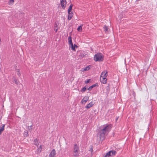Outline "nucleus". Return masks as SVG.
Returning a JSON list of instances; mask_svg holds the SVG:
<instances>
[{
  "mask_svg": "<svg viewBox=\"0 0 157 157\" xmlns=\"http://www.w3.org/2000/svg\"><path fill=\"white\" fill-rule=\"evenodd\" d=\"M112 125L110 124L103 125L101 127V130L98 134L97 138L100 140L102 141L105 138V135H107L110 130Z\"/></svg>",
  "mask_w": 157,
  "mask_h": 157,
  "instance_id": "nucleus-1",
  "label": "nucleus"
},
{
  "mask_svg": "<svg viewBox=\"0 0 157 157\" xmlns=\"http://www.w3.org/2000/svg\"><path fill=\"white\" fill-rule=\"evenodd\" d=\"M94 59L96 61H102L103 59V57L102 54L99 53L95 55L94 56Z\"/></svg>",
  "mask_w": 157,
  "mask_h": 157,
  "instance_id": "nucleus-2",
  "label": "nucleus"
},
{
  "mask_svg": "<svg viewBox=\"0 0 157 157\" xmlns=\"http://www.w3.org/2000/svg\"><path fill=\"white\" fill-rule=\"evenodd\" d=\"M69 44L71 46V50L73 51H75L76 49L77 48L78 46L75 44L73 45L71 36H69Z\"/></svg>",
  "mask_w": 157,
  "mask_h": 157,
  "instance_id": "nucleus-3",
  "label": "nucleus"
},
{
  "mask_svg": "<svg viewBox=\"0 0 157 157\" xmlns=\"http://www.w3.org/2000/svg\"><path fill=\"white\" fill-rule=\"evenodd\" d=\"M116 153V152L115 151H111L106 153L104 157H109L110 156H113L115 155Z\"/></svg>",
  "mask_w": 157,
  "mask_h": 157,
  "instance_id": "nucleus-4",
  "label": "nucleus"
},
{
  "mask_svg": "<svg viewBox=\"0 0 157 157\" xmlns=\"http://www.w3.org/2000/svg\"><path fill=\"white\" fill-rule=\"evenodd\" d=\"M72 5L71 4L69 6V20L72 17L74 13V11H71Z\"/></svg>",
  "mask_w": 157,
  "mask_h": 157,
  "instance_id": "nucleus-5",
  "label": "nucleus"
},
{
  "mask_svg": "<svg viewBox=\"0 0 157 157\" xmlns=\"http://www.w3.org/2000/svg\"><path fill=\"white\" fill-rule=\"evenodd\" d=\"M56 153L55 150L53 149L50 152L48 155V157H56Z\"/></svg>",
  "mask_w": 157,
  "mask_h": 157,
  "instance_id": "nucleus-6",
  "label": "nucleus"
},
{
  "mask_svg": "<svg viewBox=\"0 0 157 157\" xmlns=\"http://www.w3.org/2000/svg\"><path fill=\"white\" fill-rule=\"evenodd\" d=\"M66 0H60V4L63 8L64 9L66 6Z\"/></svg>",
  "mask_w": 157,
  "mask_h": 157,
  "instance_id": "nucleus-7",
  "label": "nucleus"
},
{
  "mask_svg": "<svg viewBox=\"0 0 157 157\" xmlns=\"http://www.w3.org/2000/svg\"><path fill=\"white\" fill-rule=\"evenodd\" d=\"M100 81L103 84H106L107 82L106 77H100Z\"/></svg>",
  "mask_w": 157,
  "mask_h": 157,
  "instance_id": "nucleus-8",
  "label": "nucleus"
},
{
  "mask_svg": "<svg viewBox=\"0 0 157 157\" xmlns=\"http://www.w3.org/2000/svg\"><path fill=\"white\" fill-rule=\"evenodd\" d=\"M106 71H104L101 73L100 77H106L108 75Z\"/></svg>",
  "mask_w": 157,
  "mask_h": 157,
  "instance_id": "nucleus-9",
  "label": "nucleus"
},
{
  "mask_svg": "<svg viewBox=\"0 0 157 157\" xmlns=\"http://www.w3.org/2000/svg\"><path fill=\"white\" fill-rule=\"evenodd\" d=\"M79 149L78 146L76 144H75L74 147V152H79Z\"/></svg>",
  "mask_w": 157,
  "mask_h": 157,
  "instance_id": "nucleus-10",
  "label": "nucleus"
},
{
  "mask_svg": "<svg viewBox=\"0 0 157 157\" xmlns=\"http://www.w3.org/2000/svg\"><path fill=\"white\" fill-rule=\"evenodd\" d=\"M89 99V97L87 96H85L82 100V102L83 104H85Z\"/></svg>",
  "mask_w": 157,
  "mask_h": 157,
  "instance_id": "nucleus-11",
  "label": "nucleus"
},
{
  "mask_svg": "<svg viewBox=\"0 0 157 157\" xmlns=\"http://www.w3.org/2000/svg\"><path fill=\"white\" fill-rule=\"evenodd\" d=\"M39 143V140L38 139L36 138L33 141V144L34 145L36 146L37 147H38Z\"/></svg>",
  "mask_w": 157,
  "mask_h": 157,
  "instance_id": "nucleus-12",
  "label": "nucleus"
},
{
  "mask_svg": "<svg viewBox=\"0 0 157 157\" xmlns=\"http://www.w3.org/2000/svg\"><path fill=\"white\" fill-rule=\"evenodd\" d=\"M64 94H63V95L66 97V98H68L69 97V94L67 90H66L64 91Z\"/></svg>",
  "mask_w": 157,
  "mask_h": 157,
  "instance_id": "nucleus-13",
  "label": "nucleus"
},
{
  "mask_svg": "<svg viewBox=\"0 0 157 157\" xmlns=\"http://www.w3.org/2000/svg\"><path fill=\"white\" fill-rule=\"evenodd\" d=\"M43 148V145H41L39 147L38 146V147H37V150L38 151V152L40 153L42 151V150Z\"/></svg>",
  "mask_w": 157,
  "mask_h": 157,
  "instance_id": "nucleus-14",
  "label": "nucleus"
},
{
  "mask_svg": "<svg viewBox=\"0 0 157 157\" xmlns=\"http://www.w3.org/2000/svg\"><path fill=\"white\" fill-rule=\"evenodd\" d=\"M94 105L93 103L92 102H90L86 106V108L87 109L89 108L92 107Z\"/></svg>",
  "mask_w": 157,
  "mask_h": 157,
  "instance_id": "nucleus-15",
  "label": "nucleus"
},
{
  "mask_svg": "<svg viewBox=\"0 0 157 157\" xmlns=\"http://www.w3.org/2000/svg\"><path fill=\"white\" fill-rule=\"evenodd\" d=\"M83 26V25H81L80 26H78V27L77 28V30L78 32H82V27Z\"/></svg>",
  "mask_w": 157,
  "mask_h": 157,
  "instance_id": "nucleus-16",
  "label": "nucleus"
},
{
  "mask_svg": "<svg viewBox=\"0 0 157 157\" xmlns=\"http://www.w3.org/2000/svg\"><path fill=\"white\" fill-rule=\"evenodd\" d=\"M58 25L57 24V23H56V22H55V25L54 27V30L56 32H57V31L58 29V27L57 26Z\"/></svg>",
  "mask_w": 157,
  "mask_h": 157,
  "instance_id": "nucleus-17",
  "label": "nucleus"
},
{
  "mask_svg": "<svg viewBox=\"0 0 157 157\" xmlns=\"http://www.w3.org/2000/svg\"><path fill=\"white\" fill-rule=\"evenodd\" d=\"M90 67L91 66H87L86 67H85L83 69V71H88L90 69Z\"/></svg>",
  "mask_w": 157,
  "mask_h": 157,
  "instance_id": "nucleus-18",
  "label": "nucleus"
},
{
  "mask_svg": "<svg viewBox=\"0 0 157 157\" xmlns=\"http://www.w3.org/2000/svg\"><path fill=\"white\" fill-rule=\"evenodd\" d=\"M74 157H77L79 156V152H73Z\"/></svg>",
  "mask_w": 157,
  "mask_h": 157,
  "instance_id": "nucleus-19",
  "label": "nucleus"
},
{
  "mask_svg": "<svg viewBox=\"0 0 157 157\" xmlns=\"http://www.w3.org/2000/svg\"><path fill=\"white\" fill-rule=\"evenodd\" d=\"M97 84H94L93 85L91 86H90L89 88L88 89V90H91V89L94 87L96 86V85H97Z\"/></svg>",
  "mask_w": 157,
  "mask_h": 157,
  "instance_id": "nucleus-20",
  "label": "nucleus"
},
{
  "mask_svg": "<svg viewBox=\"0 0 157 157\" xmlns=\"http://www.w3.org/2000/svg\"><path fill=\"white\" fill-rule=\"evenodd\" d=\"M5 124H3L2 126L0 128V132L1 133L4 130Z\"/></svg>",
  "mask_w": 157,
  "mask_h": 157,
  "instance_id": "nucleus-21",
  "label": "nucleus"
},
{
  "mask_svg": "<svg viewBox=\"0 0 157 157\" xmlns=\"http://www.w3.org/2000/svg\"><path fill=\"white\" fill-rule=\"evenodd\" d=\"M103 28L104 31L105 32H106L108 31V29L107 26H104L103 27Z\"/></svg>",
  "mask_w": 157,
  "mask_h": 157,
  "instance_id": "nucleus-22",
  "label": "nucleus"
},
{
  "mask_svg": "<svg viewBox=\"0 0 157 157\" xmlns=\"http://www.w3.org/2000/svg\"><path fill=\"white\" fill-rule=\"evenodd\" d=\"M24 136H25L27 137L28 136L29 134H28V132L27 131H25L24 132Z\"/></svg>",
  "mask_w": 157,
  "mask_h": 157,
  "instance_id": "nucleus-23",
  "label": "nucleus"
},
{
  "mask_svg": "<svg viewBox=\"0 0 157 157\" xmlns=\"http://www.w3.org/2000/svg\"><path fill=\"white\" fill-rule=\"evenodd\" d=\"M90 81V79H89L87 80L85 82V83L86 84H87L89 83Z\"/></svg>",
  "mask_w": 157,
  "mask_h": 157,
  "instance_id": "nucleus-24",
  "label": "nucleus"
},
{
  "mask_svg": "<svg viewBox=\"0 0 157 157\" xmlns=\"http://www.w3.org/2000/svg\"><path fill=\"white\" fill-rule=\"evenodd\" d=\"M86 87H84L82 89V92L85 91L86 90Z\"/></svg>",
  "mask_w": 157,
  "mask_h": 157,
  "instance_id": "nucleus-25",
  "label": "nucleus"
},
{
  "mask_svg": "<svg viewBox=\"0 0 157 157\" xmlns=\"http://www.w3.org/2000/svg\"><path fill=\"white\" fill-rule=\"evenodd\" d=\"M17 74L18 76H20L21 74H20V72L19 71V70H18V72Z\"/></svg>",
  "mask_w": 157,
  "mask_h": 157,
  "instance_id": "nucleus-26",
  "label": "nucleus"
},
{
  "mask_svg": "<svg viewBox=\"0 0 157 157\" xmlns=\"http://www.w3.org/2000/svg\"><path fill=\"white\" fill-rule=\"evenodd\" d=\"M67 12L68 13V15L67 16V18L69 19V9L67 10Z\"/></svg>",
  "mask_w": 157,
  "mask_h": 157,
  "instance_id": "nucleus-27",
  "label": "nucleus"
},
{
  "mask_svg": "<svg viewBox=\"0 0 157 157\" xmlns=\"http://www.w3.org/2000/svg\"><path fill=\"white\" fill-rule=\"evenodd\" d=\"M10 2H14V0H10Z\"/></svg>",
  "mask_w": 157,
  "mask_h": 157,
  "instance_id": "nucleus-28",
  "label": "nucleus"
},
{
  "mask_svg": "<svg viewBox=\"0 0 157 157\" xmlns=\"http://www.w3.org/2000/svg\"><path fill=\"white\" fill-rule=\"evenodd\" d=\"M90 151H91V152H92L93 151V149H91Z\"/></svg>",
  "mask_w": 157,
  "mask_h": 157,
  "instance_id": "nucleus-29",
  "label": "nucleus"
},
{
  "mask_svg": "<svg viewBox=\"0 0 157 157\" xmlns=\"http://www.w3.org/2000/svg\"><path fill=\"white\" fill-rule=\"evenodd\" d=\"M29 127H30V128H32V125H31Z\"/></svg>",
  "mask_w": 157,
  "mask_h": 157,
  "instance_id": "nucleus-30",
  "label": "nucleus"
},
{
  "mask_svg": "<svg viewBox=\"0 0 157 157\" xmlns=\"http://www.w3.org/2000/svg\"><path fill=\"white\" fill-rule=\"evenodd\" d=\"M15 83H16V84H17V81H15Z\"/></svg>",
  "mask_w": 157,
  "mask_h": 157,
  "instance_id": "nucleus-31",
  "label": "nucleus"
},
{
  "mask_svg": "<svg viewBox=\"0 0 157 157\" xmlns=\"http://www.w3.org/2000/svg\"><path fill=\"white\" fill-rule=\"evenodd\" d=\"M67 39H68V42H69V37H68Z\"/></svg>",
  "mask_w": 157,
  "mask_h": 157,
  "instance_id": "nucleus-32",
  "label": "nucleus"
},
{
  "mask_svg": "<svg viewBox=\"0 0 157 157\" xmlns=\"http://www.w3.org/2000/svg\"><path fill=\"white\" fill-rule=\"evenodd\" d=\"M1 133H1V132H0V135Z\"/></svg>",
  "mask_w": 157,
  "mask_h": 157,
  "instance_id": "nucleus-33",
  "label": "nucleus"
}]
</instances>
